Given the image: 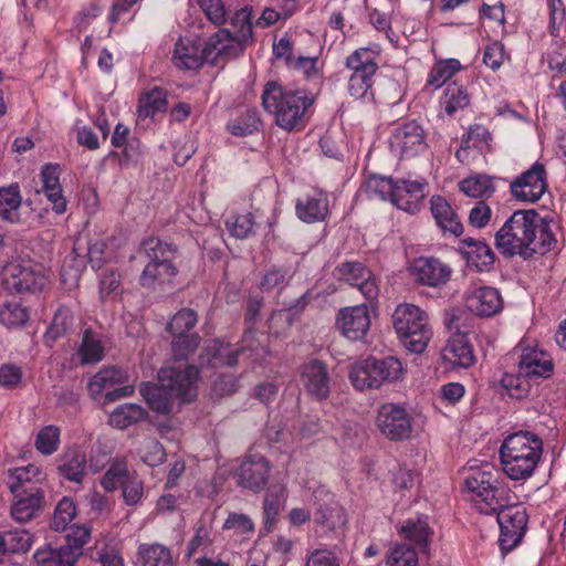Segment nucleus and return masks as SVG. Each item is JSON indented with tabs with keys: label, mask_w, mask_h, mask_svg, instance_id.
<instances>
[{
	"label": "nucleus",
	"mask_w": 566,
	"mask_h": 566,
	"mask_svg": "<svg viewBox=\"0 0 566 566\" xmlns=\"http://www.w3.org/2000/svg\"><path fill=\"white\" fill-rule=\"evenodd\" d=\"M424 180H397L392 203L407 212H416L420 209L424 199Z\"/></svg>",
	"instance_id": "obj_22"
},
{
	"label": "nucleus",
	"mask_w": 566,
	"mask_h": 566,
	"mask_svg": "<svg viewBox=\"0 0 566 566\" xmlns=\"http://www.w3.org/2000/svg\"><path fill=\"white\" fill-rule=\"evenodd\" d=\"M22 197L18 185L0 188V217L9 222H18Z\"/></svg>",
	"instance_id": "obj_37"
},
{
	"label": "nucleus",
	"mask_w": 566,
	"mask_h": 566,
	"mask_svg": "<svg viewBox=\"0 0 566 566\" xmlns=\"http://www.w3.org/2000/svg\"><path fill=\"white\" fill-rule=\"evenodd\" d=\"M73 327V316L67 308L56 311L52 323L45 334L48 342H54L59 337L65 335Z\"/></svg>",
	"instance_id": "obj_57"
},
{
	"label": "nucleus",
	"mask_w": 566,
	"mask_h": 566,
	"mask_svg": "<svg viewBox=\"0 0 566 566\" xmlns=\"http://www.w3.org/2000/svg\"><path fill=\"white\" fill-rule=\"evenodd\" d=\"M199 369L193 365L176 364L164 367L158 371V382L168 395L176 396L184 401L196 397Z\"/></svg>",
	"instance_id": "obj_10"
},
{
	"label": "nucleus",
	"mask_w": 566,
	"mask_h": 566,
	"mask_svg": "<svg viewBox=\"0 0 566 566\" xmlns=\"http://www.w3.org/2000/svg\"><path fill=\"white\" fill-rule=\"evenodd\" d=\"M494 513L500 526L499 545L503 553H507L522 541L527 525V514L525 509L515 505L513 500Z\"/></svg>",
	"instance_id": "obj_9"
},
{
	"label": "nucleus",
	"mask_w": 566,
	"mask_h": 566,
	"mask_svg": "<svg viewBox=\"0 0 566 566\" xmlns=\"http://www.w3.org/2000/svg\"><path fill=\"white\" fill-rule=\"evenodd\" d=\"M270 473L269 462L261 455L244 460L237 471L238 483L244 489L260 492L268 483Z\"/></svg>",
	"instance_id": "obj_19"
},
{
	"label": "nucleus",
	"mask_w": 566,
	"mask_h": 566,
	"mask_svg": "<svg viewBox=\"0 0 566 566\" xmlns=\"http://www.w3.org/2000/svg\"><path fill=\"white\" fill-rule=\"evenodd\" d=\"M465 306L478 316H492L502 310L503 301L496 289L481 286L467 294Z\"/></svg>",
	"instance_id": "obj_21"
},
{
	"label": "nucleus",
	"mask_w": 566,
	"mask_h": 566,
	"mask_svg": "<svg viewBox=\"0 0 566 566\" xmlns=\"http://www.w3.org/2000/svg\"><path fill=\"white\" fill-rule=\"evenodd\" d=\"M285 488L275 484L269 488L263 501L264 528L270 532L280 512L281 500L284 496Z\"/></svg>",
	"instance_id": "obj_45"
},
{
	"label": "nucleus",
	"mask_w": 566,
	"mask_h": 566,
	"mask_svg": "<svg viewBox=\"0 0 566 566\" xmlns=\"http://www.w3.org/2000/svg\"><path fill=\"white\" fill-rule=\"evenodd\" d=\"M411 273L418 283L439 287L450 280L452 269L437 258L421 256L413 261Z\"/></svg>",
	"instance_id": "obj_17"
},
{
	"label": "nucleus",
	"mask_w": 566,
	"mask_h": 566,
	"mask_svg": "<svg viewBox=\"0 0 566 566\" xmlns=\"http://www.w3.org/2000/svg\"><path fill=\"white\" fill-rule=\"evenodd\" d=\"M33 558L35 566H74L78 553L70 545L61 546L59 549L43 547L34 553Z\"/></svg>",
	"instance_id": "obj_30"
},
{
	"label": "nucleus",
	"mask_w": 566,
	"mask_h": 566,
	"mask_svg": "<svg viewBox=\"0 0 566 566\" xmlns=\"http://www.w3.org/2000/svg\"><path fill=\"white\" fill-rule=\"evenodd\" d=\"M92 558L101 566H125L119 548L115 543L104 541L96 543Z\"/></svg>",
	"instance_id": "obj_54"
},
{
	"label": "nucleus",
	"mask_w": 566,
	"mask_h": 566,
	"mask_svg": "<svg viewBox=\"0 0 566 566\" xmlns=\"http://www.w3.org/2000/svg\"><path fill=\"white\" fill-rule=\"evenodd\" d=\"M470 103V97L467 90L455 83L449 84L446 88L441 104L447 114L452 115L457 111L467 107Z\"/></svg>",
	"instance_id": "obj_49"
},
{
	"label": "nucleus",
	"mask_w": 566,
	"mask_h": 566,
	"mask_svg": "<svg viewBox=\"0 0 566 566\" xmlns=\"http://www.w3.org/2000/svg\"><path fill=\"white\" fill-rule=\"evenodd\" d=\"M392 324L403 346L411 353H422L431 338L428 315L413 304H400L392 314Z\"/></svg>",
	"instance_id": "obj_5"
},
{
	"label": "nucleus",
	"mask_w": 566,
	"mask_h": 566,
	"mask_svg": "<svg viewBox=\"0 0 566 566\" xmlns=\"http://www.w3.org/2000/svg\"><path fill=\"white\" fill-rule=\"evenodd\" d=\"M41 181L42 191L52 203V209L56 213H63L66 210V200L62 195L57 166L45 165L41 171Z\"/></svg>",
	"instance_id": "obj_27"
},
{
	"label": "nucleus",
	"mask_w": 566,
	"mask_h": 566,
	"mask_svg": "<svg viewBox=\"0 0 566 566\" xmlns=\"http://www.w3.org/2000/svg\"><path fill=\"white\" fill-rule=\"evenodd\" d=\"M42 471L33 464L17 468L11 472V482L9 484V489L11 492L25 490L30 485L34 484L33 481L38 482L42 479Z\"/></svg>",
	"instance_id": "obj_51"
},
{
	"label": "nucleus",
	"mask_w": 566,
	"mask_h": 566,
	"mask_svg": "<svg viewBox=\"0 0 566 566\" xmlns=\"http://www.w3.org/2000/svg\"><path fill=\"white\" fill-rule=\"evenodd\" d=\"M60 429L55 426L44 427L36 436L35 447L42 454H52L57 450Z\"/></svg>",
	"instance_id": "obj_61"
},
{
	"label": "nucleus",
	"mask_w": 566,
	"mask_h": 566,
	"mask_svg": "<svg viewBox=\"0 0 566 566\" xmlns=\"http://www.w3.org/2000/svg\"><path fill=\"white\" fill-rule=\"evenodd\" d=\"M254 224L255 221L252 213L232 217L227 221L228 230L238 239L247 238L252 232Z\"/></svg>",
	"instance_id": "obj_62"
},
{
	"label": "nucleus",
	"mask_w": 566,
	"mask_h": 566,
	"mask_svg": "<svg viewBox=\"0 0 566 566\" xmlns=\"http://www.w3.org/2000/svg\"><path fill=\"white\" fill-rule=\"evenodd\" d=\"M542 439L528 431H518L507 436L500 448L503 472L511 480L531 478L542 458Z\"/></svg>",
	"instance_id": "obj_3"
},
{
	"label": "nucleus",
	"mask_w": 566,
	"mask_h": 566,
	"mask_svg": "<svg viewBox=\"0 0 566 566\" xmlns=\"http://www.w3.org/2000/svg\"><path fill=\"white\" fill-rule=\"evenodd\" d=\"M556 244L549 222L535 210H516L495 233V247L506 256L528 259L545 254Z\"/></svg>",
	"instance_id": "obj_1"
},
{
	"label": "nucleus",
	"mask_w": 566,
	"mask_h": 566,
	"mask_svg": "<svg viewBox=\"0 0 566 566\" xmlns=\"http://www.w3.org/2000/svg\"><path fill=\"white\" fill-rule=\"evenodd\" d=\"M140 454L143 461L149 467L159 465L166 459V452L163 446L155 439H148L144 442Z\"/></svg>",
	"instance_id": "obj_63"
},
{
	"label": "nucleus",
	"mask_w": 566,
	"mask_h": 566,
	"mask_svg": "<svg viewBox=\"0 0 566 566\" xmlns=\"http://www.w3.org/2000/svg\"><path fill=\"white\" fill-rule=\"evenodd\" d=\"M262 123L256 111H247L232 119L227 128L233 136H247L260 129Z\"/></svg>",
	"instance_id": "obj_50"
},
{
	"label": "nucleus",
	"mask_w": 566,
	"mask_h": 566,
	"mask_svg": "<svg viewBox=\"0 0 566 566\" xmlns=\"http://www.w3.org/2000/svg\"><path fill=\"white\" fill-rule=\"evenodd\" d=\"M547 171L543 163L536 161L510 185V190L518 201L534 203L547 191Z\"/></svg>",
	"instance_id": "obj_13"
},
{
	"label": "nucleus",
	"mask_w": 566,
	"mask_h": 566,
	"mask_svg": "<svg viewBox=\"0 0 566 566\" xmlns=\"http://www.w3.org/2000/svg\"><path fill=\"white\" fill-rule=\"evenodd\" d=\"M197 313L191 308H182L174 315L171 321L167 325V331L171 334H184L197 324Z\"/></svg>",
	"instance_id": "obj_60"
},
{
	"label": "nucleus",
	"mask_w": 566,
	"mask_h": 566,
	"mask_svg": "<svg viewBox=\"0 0 566 566\" xmlns=\"http://www.w3.org/2000/svg\"><path fill=\"white\" fill-rule=\"evenodd\" d=\"M518 369L531 379L546 378L553 371V363L544 352L532 349L522 354Z\"/></svg>",
	"instance_id": "obj_29"
},
{
	"label": "nucleus",
	"mask_w": 566,
	"mask_h": 566,
	"mask_svg": "<svg viewBox=\"0 0 566 566\" xmlns=\"http://www.w3.org/2000/svg\"><path fill=\"white\" fill-rule=\"evenodd\" d=\"M1 553H25L33 544V536L23 528H17L0 535Z\"/></svg>",
	"instance_id": "obj_48"
},
{
	"label": "nucleus",
	"mask_w": 566,
	"mask_h": 566,
	"mask_svg": "<svg viewBox=\"0 0 566 566\" xmlns=\"http://www.w3.org/2000/svg\"><path fill=\"white\" fill-rule=\"evenodd\" d=\"M441 355L446 363L461 368H469L475 361L472 346L462 333H455L449 338Z\"/></svg>",
	"instance_id": "obj_24"
},
{
	"label": "nucleus",
	"mask_w": 566,
	"mask_h": 566,
	"mask_svg": "<svg viewBox=\"0 0 566 566\" xmlns=\"http://www.w3.org/2000/svg\"><path fill=\"white\" fill-rule=\"evenodd\" d=\"M301 382L306 391L318 400L328 397L331 378L327 366L318 359L303 364L301 368Z\"/></svg>",
	"instance_id": "obj_18"
},
{
	"label": "nucleus",
	"mask_w": 566,
	"mask_h": 566,
	"mask_svg": "<svg viewBox=\"0 0 566 566\" xmlns=\"http://www.w3.org/2000/svg\"><path fill=\"white\" fill-rule=\"evenodd\" d=\"M146 415L143 407L135 403H124L111 413L108 422L112 427L123 430L145 419Z\"/></svg>",
	"instance_id": "obj_42"
},
{
	"label": "nucleus",
	"mask_w": 566,
	"mask_h": 566,
	"mask_svg": "<svg viewBox=\"0 0 566 566\" xmlns=\"http://www.w3.org/2000/svg\"><path fill=\"white\" fill-rule=\"evenodd\" d=\"M314 101V95L306 90L284 87L275 82L266 83L262 93L264 109L286 132L301 130L306 126Z\"/></svg>",
	"instance_id": "obj_2"
},
{
	"label": "nucleus",
	"mask_w": 566,
	"mask_h": 566,
	"mask_svg": "<svg viewBox=\"0 0 566 566\" xmlns=\"http://www.w3.org/2000/svg\"><path fill=\"white\" fill-rule=\"evenodd\" d=\"M252 8L244 7L231 17L233 32L228 29H220L227 36L219 39V51H223L226 59H232L241 54L248 42L252 41Z\"/></svg>",
	"instance_id": "obj_12"
},
{
	"label": "nucleus",
	"mask_w": 566,
	"mask_h": 566,
	"mask_svg": "<svg viewBox=\"0 0 566 566\" xmlns=\"http://www.w3.org/2000/svg\"><path fill=\"white\" fill-rule=\"evenodd\" d=\"M387 566H418L417 553L409 545H395L387 557Z\"/></svg>",
	"instance_id": "obj_59"
},
{
	"label": "nucleus",
	"mask_w": 566,
	"mask_h": 566,
	"mask_svg": "<svg viewBox=\"0 0 566 566\" xmlns=\"http://www.w3.org/2000/svg\"><path fill=\"white\" fill-rule=\"evenodd\" d=\"M10 290L18 293L40 291L45 284V277L30 268L12 266L10 277L6 280Z\"/></svg>",
	"instance_id": "obj_28"
},
{
	"label": "nucleus",
	"mask_w": 566,
	"mask_h": 566,
	"mask_svg": "<svg viewBox=\"0 0 566 566\" xmlns=\"http://www.w3.org/2000/svg\"><path fill=\"white\" fill-rule=\"evenodd\" d=\"M12 493L14 500L11 505V515L15 521L25 523L35 517L42 510L43 491L35 484Z\"/></svg>",
	"instance_id": "obj_20"
},
{
	"label": "nucleus",
	"mask_w": 566,
	"mask_h": 566,
	"mask_svg": "<svg viewBox=\"0 0 566 566\" xmlns=\"http://www.w3.org/2000/svg\"><path fill=\"white\" fill-rule=\"evenodd\" d=\"M418 482V475L410 469L399 467L392 472V484L396 491L401 492L405 496L407 491H410Z\"/></svg>",
	"instance_id": "obj_64"
},
{
	"label": "nucleus",
	"mask_w": 566,
	"mask_h": 566,
	"mask_svg": "<svg viewBox=\"0 0 566 566\" xmlns=\"http://www.w3.org/2000/svg\"><path fill=\"white\" fill-rule=\"evenodd\" d=\"M138 558L142 566H174L171 551L158 543L139 545Z\"/></svg>",
	"instance_id": "obj_38"
},
{
	"label": "nucleus",
	"mask_w": 566,
	"mask_h": 566,
	"mask_svg": "<svg viewBox=\"0 0 566 566\" xmlns=\"http://www.w3.org/2000/svg\"><path fill=\"white\" fill-rule=\"evenodd\" d=\"M459 188L472 198H489L495 191L493 179L486 175L468 177L459 182Z\"/></svg>",
	"instance_id": "obj_47"
},
{
	"label": "nucleus",
	"mask_w": 566,
	"mask_h": 566,
	"mask_svg": "<svg viewBox=\"0 0 566 566\" xmlns=\"http://www.w3.org/2000/svg\"><path fill=\"white\" fill-rule=\"evenodd\" d=\"M402 363L394 357H368L356 361L349 371V379L358 390L379 388L384 382L399 380L403 376Z\"/></svg>",
	"instance_id": "obj_6"
},
{
	"label": "nucleus",
	"mask_w": 566,
	"mask_h": 566,
	"mask_svg": "<svg viewBox=\"0 0 566 566\" xmlns=\"http://www.w3.org/2000/svg\"><path fill=\"white\" fill-rule=\"evenodd\" d=\"M335 275L353 286H357L367 301L377 298L379 289L373 272L358 261H347L335 269Z\"/></svg>",
	"instance_id": "obj_16"
},
{
	"label": "nucleus",
	"mask_w": 566,
	"mask_h": 566,
	"mask_svg": "<svg viewBox=\"0 0 566 566\" xmlns=\"http://www.w3.org/2000/svg\"><path fill=\"white\" fill-rule=\"evenodd\" d=\"M140 394L149 405V407L158 413H169L172 408V399L176 396L168 395L167 389H164L159 384L156 385H143Z\"/></svg>",
	"instance_id": "obj_43"
},
{
	"label": "nucleus",
	"mask_w": 566,
	"mask_h": 566,
	"mask_svg": "<svg viewBox=\"0 0 566 566\" xmlns=\"http://www.w3.org/2000/svg\"><path fill=\"white\" fill-rule=\"evenodd\" d=\"M223 31L216 32L209 38L205 46L199 41L180 38L175 45L172 55L174 64L179 69L196 70L202 65L205 61L214 64L219 56H223V51H219V39L226 38Z\"/></svg>",
	"instance_id": "obj_7"
},
{
	"label": "nucleus",
	"mask_w": 566,
	"mask_h": 566,
	"mask_svg": "<svg viewBox=\"0 0 566 566\" xmlns=\"http://www.w3.org/2000/svg\"><path fill=\"white\" fill-rule=\"evenodd\" d=\"M431 213L441 230L460 235L463 226L450 203L440 196H433L430 200Z\"/></svg>",
	"instance_id": "obj_26"
},
{
	"label": "nucleus",
	"mask_w": 566,
	"mask_h": 566,
	"mask_svg": "<svg viewBox=\"0 0 566 566\" xmlns=\"http://www.w3.org/2000/svg\"><path fill=\"white\" fill-rule=\"evenodd\" d=\"M398 532L403 538L413 542L420 547H426L432 535L427 518L421 517L405 521L399 526Z\"/></svg>",
	"instance_id": "obj_41"
},
{
	"label": "nucleus",
	"mask_w": 566,
	"mask_h": 566,
	"mask_svg": "<svg viewBox=\"0 0 566 566\" xmlns=\"http://www.w3.org/2000/svg\"><path fill=\"white\" fill-rule=\"evenodd\" d=\"M126 380V373L117 367L102 368L88 382V391L93 399H98L104 391Z\"/></svg>",
	"instance_id": "obj_32"
},
{
	"label": "nucleus",
	"mask_w": 566,
	"mask_h": 566,
	"mask_svg": "<svg viewBox=\"0 0 566 566\" xmlns=\"http://www.w3.org/2000/svg\"><path fill=\"white\" fill-rule=\"evenodd\" d=\"M176 248L158 238H148L143 241L140 253L148 259V263H172Z\"/></svg>",
	"instance_id": "obj_36"
},
{
	"label": "nucleus",
	"mask_w": 566,
	"mask_h": 566,
	"mask_svg": "<svg viewBox=\"0 0 566 566\" xmlns=\"http://www.w3.org/2000/svg\"><path fill=\"white\" fill-rule=\"evenodd\" d=\"M254 332H247L243 336V345L240 349H234L230 344H222L217 339L208 342L200 354V365L202 367L209 366L213 368L224 365H235L239 354L258 349V347H254Z\"/></svg>",
	"instance_id": "obj_14"
},
{
	"label": "nucleus",
	"mask_w": 566,
	"mask_h": 566,
	"mask_svg": "<svg viewBox=\"0 0 566 566\" xmlns=\"http://www.w3.org/2000/svg\"><path fill=\"white\" fill-rule=\"evenodd\" d=\"M532 380L518 369L517 374H505L501 379V385L511 398L525 399L532 392Z\"/></svg>",
	"instance_id": "obj_44"
},
{
	"label": "nucleus",
	"mask_w": 566,
	"mask_h": 566,
	"mask_svg": "<svg viewBox=\"0 0 566 566\" xmlns=\"http://www.w3.org/2000/svg\"><path fill=\"white\" fill-rule=\"evenodd\" d=\"M77 355L83 365L99 363L104 357V345L99 336L91 329H85Z\"/></svg>",
	"instance_id": "obj_40"
},
{
	"label": "nucleus",
	"mask_w": 566,
	"mask_h": 566,
	"mask_svg": "<svg viewBox=\"0 0 566 566\" xmlns=\"http://www.w3.org/2000/svg\"><path fill=\"white\" fill-rule=\"evenodd\" d=\"M167 106L166 91L160 87H154L139 97L138 114L139 117H154L157 113L166 112Z\"/></svg>",
	"instance_id": "obj_39"
},
{
	"label": "nucleus",
	"mask_w": 566,
	"mask_h": 566,
	"mask_svg": "<svg viewBox=\"0 0 566 566\" xmlns=\"http://www.w3.org/2000/svg\"><path fill=\"white\" fill-rule=\"evenodd\" d=\"M129 479L127 463L123 460H115L101 479L102 486L108 491H115Z\"/></svg>",
	"instance_id": "obj_53"
},
{
	"label": "nucleus",
	"mask_w": 566,
	"mask_h": 566,
	"mask_svg": "<svg viewBox=\"0 0 566 566\" xmlns=\"http://www.w3.org/2000/svg\"><path fill=\"white\" fill-rule=\"evenodd\" d=\"M460 70L461 64L455 59L438 61L430 70L426 85L434 90L440 88Z\"/></svg>",
	"instance_id": "obj_46"
},
{
	"label": "nucleus",
	"mask_w": 566,
	"mask_h": 566,
	"mask_svg": "<svg viewBox=\"0 0 566 566\" xmlns=\"http://www.w3.org/2000/svg\"><path fill=\"white\" fill-rule=\"evenodd\" d=\"M28 318L27 308L17 302L0 305V323L8 327L21 326L27 323Z\"/></svg>",
	"instance_id": "obj_56"
},
{
	"label": "nucleus",
	"mask_w": 566,
	"mask_h": 566,
	"mask_svg": "<svg viewBox=\"0 0 566 566\" xmlns=\"http://www.w3.org/2000/svg\"><path fill=\"white\" fill-rule=\"evenodd\" d=\"M86 457L77 450L64 454L57 465L59 473L75 483H82L85 475Z\"/></svg>",
	"instance_id": "obj_35"
},
{
	"label": "nucleus",
	"mask_w": 566,
	"mask_h": 566,
	"mask_svg": "<svg viewBox=\"0 0 566 566\" xmlns=\"http://www.w3.org/2000/svg\"><path fill=\"white\" fill-rule=\"evenodd\" d=\"M176 273L174 263H147L139 282L144 287L154 289L156 285L170 282Z\"/></svg>",
	"instance_id": "obj_34"
},
{
	"label": "nucleus",
	"mask_w": 566,
	"mask_h": 566,
	"mask_svg": "<svg viewBox=\"0 0 566 566\" xmlns=\"http://www.w3.org/2000/svg\"><path fill=\"white\" fill-rule=\"evenodd\" d=\"M389 145L401 158L416 157L428 147L426 130L416 120L405 122L394 128Z\"/></svg>",
	"instance_id": "obj_11"
},
{
	"label": "nucleus",
	"mask_w": 566,
	"mask_h": 566,
	"mask_svg": "<svg viewBox=\"0 0 566 566\" xmlns=\"http://www.w3.org/2000/svg\"><path fill=\"white\" fill-rule=\"evenodd\" d=\"M338 325L343 334L353 340L365 336L370 326L369 312L366 305H357L339 313Z\"/></svg>",
	"instance_id": "obj_23"
},
{
	"label": "nucleus",
	"mask_w": 566,
	"mask_h": 566,
	"mask_svg": "<svg viewBox=\"0 0 566 566\" xmlns=\"http://www.w3.org/2000/svg\"><path fill=\"white\" fill-rule=\"evenodd\" d=\"M296 214L305 222L323 220L327 214V200L323 193L307 196L296 202Z\"/></svg>",
	"instance_id": "obj_33"
},
{
	"label": "nucleus",
	"mask_w": 566,
	"mask_h": 566,
	"mask_svg": "<svg viewBox=\"0 0 566 566\" xmlns=\"http://www.w3.org/2000/svg\"><path fill=\"white\" fill-rule=\"evenodd\" d=\"M377 427L392 441L408 439L412 432V419L406 409L396 403L382 405L377 415Z\"/></svg>",
	"instance_id": "obj_15"
},
{
	"label": "nucleus",
	"mask_w": 566,
	"mask_h": 566,
	"mask_svg": "<svg viewBox=\"0 0 566 566\" xmlns=\"http://www.w3.org/2000/svg\"><path fill=\"white\" fill-rule=\"evenodd\" d=\"M316 506L313 521L317 531L324 536H340L347 524V516L343 507L334 500V495L324 488L313 493Z\"/></svg>",
	"instance_id": "obj_8"
},
{
	"label": "nucleus",
	"mask_w": 566,
	"mask_h": 566,
	"mask_svg": "<svg viewBox=\"0 0 566 566\" xmlns=\"http://www.w3.org/2000/svg\"><path fill=\"white\" fill-rule=\"evenodd\" d=\"M366 191L369 198H377L380 200L390 199L394 200V192L396 188V181L391 178L384 176H370L365 182Z\"/></svg>",
	"instance_id": "obj_52"
},
{
	"label": "nucleus",
	"mask_w": 566,
	"mask_h": 566,
	"mask_svg": "<svg viewBox=\"0 0 566 566\" xmlns=\"http://www.w3.org/2000/svg\"><path fill=\"white\" fill-rule=\"evenodd\" d=\"M75 515L76 507L73 500L70 497H63L55 507L51 527L56 532L66 531Z\"/></svg>",
	"instance_id": "obj_55"
},
{
	"label": "nucleus",
	"mask_w": 566,
	"mask_h": 566,
	"mask_svg": "<svg viewBox=\"0 0 566 566\" xmlns=\"http://www.w3.org/2000/svg\"><path fill=\"white\" fill-rule=\"evenodd\" d=\"M200 337L197 334H176L171 343L176 360H185L199 346Z\"/></svg>",
	"instance_id": "obj_58"
},
{
	"label": "nucleus",
	"mask_w": 566,
	"mask_h": 566,
	"mask_svg": "<svg viewBox=\"0 0 566 566\" xmlns=\"http://www.w3.org/2000/svg\"><path fill=\"white\" fill-rule=\"evenodd\" d=\"M465 489L473 497L480 512L491 514L509 501L515 500L511 490L499 482L497 471L489 464L471 468L464 480Z\"/></svg>",
	"instance_id": "obj_4"
},
{
	"label": "nucleus",
	"mask_w": 566,
	"mask_h": 566,
	"mask_svg": "<svg viewBox=\"0 0 566 566\" xmlns=\"http://www.w3.org/2000/svg\"><path fill=\"white\" fill-rule=\"evenodd\" d=\"M462 253L469 264L482 271L494 263L495 255L492 249L484 242L473 238L462 240Z\"/></svg>",
	"instance_id": "obj_31"
},
{
	"label": "nucleus",
	"mask_w": 566,
	"mask_h": 566,
	"mask_svg": "<svg viewBox=\"0 0 566 566\" xmlns=\"http://www.w3.org/2000/svg\"><path fill=\"white\" fill-rule=\"evenodd\" d=\"M379 53L380 49L378 46L359 48L346 57V67L352 71V75L374 80L378 71L376 60Z\"/></svg>",
	"instance_id": "obj_25"
}]
</instances>
